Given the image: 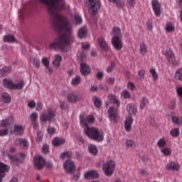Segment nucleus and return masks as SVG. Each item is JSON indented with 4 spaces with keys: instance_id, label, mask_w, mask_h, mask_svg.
Wrapping results in <instances>:
<instances>
[{
    "instance_id": "1",
    "label": "nucleus",
    "mask_w": 182,
    "mask_h": 182,
    "mask_svg": "<svg viewBox=\"0 0 182 182\" xmlns=\"http://www.w3.org/2000/svg\"><path fill=\"white\" fill-rule=\"evenodd\" d=\"M41 4L46 5L47 11L51 16L53 26L55 32H60L72 31V24L69 23V20L64 15L59 14L60 9L65 11L70 10V6L65 4L62 0H40Z\"/></svg>"
},
{
    "instance_id": "2",
    "label": "nucleus",
    "mask_w": 182,
    "mask_h": 182,
    "mask_svg": "<svg viewBox=\"0 0 182 182\" xmlns=\"http://www.w3.org/2000/svg\"><path fill=\"white\" fill-rule=\"evenodd\" d=\"M57 33H63L57 39L56 42H53L49 44L50 50H56L60 49L63 52H68L70 49V43L73 42V37L72 36V31L68 32L66 30L61 31H55Z\"/></svg>"
},
{
    "instance_id": "3",
    "label": "nucleus",
    "mask_w": 182,
    "mask_h": 182,
    "mask_svg": "<svg viewBox=\"0 0 182 182\" xmlns=\"http://www.w3.org/2000/svg\"><path fill=\"white\" fill-rule=\"evenodd\" d=\"M80 119L82 126L85 127L84 129V133L89 137V139L95 140V141H103V132L99 131L96 127H90L87 126L88 123H95V117L89 115L85 119V117L81 115L80 116Z\"/></svg>"
},
{
    "instance_id": "4",
    "label": "nucleus",
    "mask_w": 182,
    "mask_h": 182,
    "mask_svg": "<svg viewBox=\"0 0 182 182\" xmlns=\"http://www.w3.org/2000/svg\"><path fill=\"white\" fill-rule=\"evenodd\" d=\"M108 100L109 103H112V105H115L117 108L114 107H110L108 109V116L113 123H117L119 120V114L117 113V109L120 107V101L117 100V97L114 94H109L108 95Z\"/></svg>"
},
{
    "instance_id": "5",
    "label": "nucleus",
    "mask_w": 182,
    "mask_h": 182,
    "mask_svg": "<svg viewBox=\"0 0 182 182\" xmlns=\"http://www.w3.org/2000/svg\"><path fill=\"white\" fill-rule=\"evenodd\" d=\"M14 153H16V147L15 146H11L8 151H2V154H4V156H7L12 164H22L23 160L26 159V154L20 152L18 154V156H19V158H18V156L12 155Z\"/></svg>"
},
{
    "instance_id": "6",
    "label": "nucleus",
    "mask_w": 182,
    "mask_h": 182,
    "mask_svg": "<svg viewBox=\"0 0 182 182\" xmlns=\"http://www.w3.org/2000/svg\"><path fill=\"white\" fill-rule=\"evenodd\" d=\"M40 120L42 123H46L47 122L54 123V122H56V111L48 108L46 112L41 114Z\"/></svg>"
},
{
    "instance_id": "7",
    "label": "nucleus",
    "mask_w": 182,
    "mask_h": 182,
    "mask_svg": "<svg viewBox=\"0 0 182 182\" xmlns=\"http://www.w3.org/2000/svg\"><path fill=\"white\" fill-rule=\"evenodd\" d=\"M84 2L88 7V13L91 16L97 14V11L100 9V0H84Z\"/></svg>"
},
{
    "instance_id": "8",
    "label": "nucleus",
    "mask_w": 182,
    "mask_h": 182,
    "mask_svg": "<svg viewBox=\"0 0 182 182\" xmlns=\"http://www.w3.org/2000/svg\"><path fill=\"white\" fill-rule=\"evenodd\" d=\"M3 85L4 87H7V89H16L17 90H22V89H23V86H25V81H23V80H21L17 84H14L12 81L4 79L3 80Z\"/></svg>"
},
{
    "instance_id": "9",
    "label": "nucleus",
    "mask_w": 182,
    "mask_h": 182,
    "mask_svg": "<svg viewBox=\"0 0 182 182\" xmlns=\"http://www.w3.org/2000/svg\"><path fill=\"white\" fill-rule=\"evenodd\" d=\"M114 166H116V164L113 161H107L102 165V171H104L105 176H107V177L113 176Z\"/></svg>"
},
{
    "instance_id": "10",
    "label": "nucleus",
    "mask_w": 182,
    "mask_h": 182,
    "mask_svg": "<svg viewBox=\"0 0 182 182\" xmlns=\"http://www.w3.org/2000/svg\"><path fill=\"white\" fill-rule=\"evenodd\" d=\"M34 167L37 170H43L46 164V161L42 156H36L33 158Z\"/></svg>"
},
{
    "instance_id": "11",
    "label": "nucleus",
    "mask_w": 182,
    "mask_h": 182,
    "mask_svg": "<svg viewBox=\"0 0 182 182\" xmlns=\"http://www.w3.org/2000/svg\"><path fill=\"white\" fill-rule=\"evenodd\" d=\"M165 56L166 58L167 62L171 65H173L174 66H177L178 65V61L176 60V55H174V52L173 50L168 49L165 52Z\"/></svg>"
},
{
    "instance_id": "12",
    "label": "nucleus",
    "mask_w": 182,
    "mask_h": 182,
    "mask_svg": "<svg viewBox=\"0 0 182 182\" xmlns=\"http://www.w3.org/2000/svg\"><path fill=\"white\" fill-rule=\"evenodd\" d=\"M112 43L113 48H114L116 50H122L123 48V41H122V38L118 36L112 37Z\"/></svg>"
},
{
    "instance_id": "13",
    "label": "nucleus",
    "mask_w": 182,
    "mask_h": 182,
    "mask_svg": "<svg viewBox=\"0 0 182 182\" xmlns=\"http://www.w3.org/2000/svg\"><path fill=\"white\" fill-rule=\"evenodd\" d=\"M151 5L156 16L161 15V5L158 0H152Z\"/></svg>"
},
{
    "instance_id": "14",
    "label": "nucleus",
    "mask_w": 182,
    "mask_h": 182,
    "mask_svg": "<svg viewBox=\"0 0 182 182\" xmlns=\"http://www.w3.org/2000/svg\"><path fill=\"white\" fill-rule=\"evenodd\" d=\"M64 167L67 171L70 174H73V171H75V162L70 159H68L64 164Z\"/></svg>"
},
{
    "instance_id": "15",
    "label": "nucleus",
    "mask_w": 182,
    "mask_h": 182,
    "mask_svg": "<svg viewBox=\"0 0 182 182\" xmlns=\"http://www.w3.org/2000/svg\"><path fill=\"white\" fill-rule=\"evenodd\" d=\"M80 73L82 76H87V75H90L92 70L90 69V66L85 63H80Z\"/></svg>"
},
{
    "instance_id": "16",
    "label": "nucleus",
    "mask_w": 182,
    "mask_h": 182,
    "mask_svg": "<svg viewBox=\"0 0 182 182\" xmlns=\"http://www.w3.org/2000/svg\"><path fill=\"white\" fill-rule=\"evenodd\" d=\"M10 134H16V136H22V134H23V127L21 125L15 124L14 130H12V127H11Z\"/></svg>"
},
{
    "instance_id": "17",
    "label": "nucleus",
    "mask_w": 182,
    "mask_h": 182,
    "mask_svg": "<svg viewBox=\"0 0 182 182\" xmlns=\"http://www.w3.org/2000/svg\"><path fill=\"white\" fill-rule=\"evenodd\" d=\"M11 124H14V117H12V116L6 118L5 119H2L1 121V127H7L8 129H9V127H11Z\"/></svg>"
},
{
    "instance_id": "18",
    "label": "nucleus",
    "mask_w": 182,
    "mask_h": 182,
    "mask_svg": "<svg viewBox=\"0 0 182 182\" xmlns=\"http://www.w3.org/2000/svg\"><path fill=\"white\" fill-rule=\"evenodd\" d=\"M67 100L69 103H76L79 102V96L74 92L67 94Z\"/></svg>"
},
{
    "instance_id": "19",
    "label": "nucleus",
    "mask_w": 182,
    "mask_h": 182,
    "mask_svg": "<svg viewBox=\"0 0 182 182\" xmlns=\"http://www.w3.org/2000/svg\"><path fill=\"white\" fill-rule=\"evenodd\" d=\"M11 167L2 162H0V177H5V173H8Z\"/></svg>"
},
{
    "instance_id": "20",
    "label": "nucleus",
    "mask_w": 182,
    "mask_h": 182,
    "mask_svg": "<svg viewBox=\"0 0 182 182\" xmlns=\"http://www.w3.org/2000/svg\"><path fill=\"white\" fill-rule=\"evenodd\" d=\"M84 177L86 180H90V178H97V177H99V173L95 170H92L86 172Z\"/></svg>"
},
{
    "instance_id": "21",
    "label": "nucleus",
    "mask_w": 182,
    "mask_h": 182,
    "mask_svg": "<svg viewBox=\"0 0 182 182\" xmlns=\"http://www.w3.org/2000/svg\"><path fill=\"white\" fill-rule=\"evenodd\" d=\"M127 111L130 115L136 114L137 113V107L133 103L128 104L127 105Z\"/></svg>"
},
{
    "instance_id": "22",
    "label": "nucleus",
    "mask_w": 182,
    "mask_h": 182,
    "mask_svg": "<svg viewBox=\"0 0 182 182\" xmlns=\"http://www.w3.org/2000/svg\"><path fill=\"white\" fill-rule=\"evenodd\" d=\"M166 170H171L172 171H178L180 165L172 161L166 165Z\"/></svg>"
},
{
    "instance_id": "23",
    "label": "nucleus",
    "mask_w": 182,
    "mask_h": 182,
    "mask_svg": "<svg viewBox=\"0 0 182 182\" xmlns=\"http://www.w3.org/2000/svg\"><path fill=\"white\" fill-rule=\"evenodd\" d=\"M125 147L127 150L132 151V150L136 149V142L132 139H128L126 141Z\"/></svg>"
},
{
    "instance_id": "24",
    "label": "nucleus",
    "mask_w": 182,
    "mask_h": 182,
    "mask_svg": "<svg viewBox=\"0 0 182 182\" xmlns=\"http://www.w3.org/2000/svg\"><path fill=\"white\" fill-rule=\"evenodd\" d=\"M133 123V118L129 117L126 119L124 122V127L127 132H132V124Z\"/></svg>"
},
{
    "instance_id": "25",
    "label": "nucleus",
    "mask_w": 182,
    "mask_h": 182,
    "mask_svg": "<svg viewBox=\"0 0 182 182\" xmlns=\"http://www.w3.org/2000/svg\"><path fill=\"white\" fill-rule=\"evenodd\" d=\"M3 42H7L8 43H14L16 41V38L14 35L7 34L3 37Z\"/></svg>"
},
{
    "instance_id": "26",
    "label": "nucleus",
    "mask_w": 182,
    "mask_h": 182,
    "mask_svg": "<svg viewBox=\"0 0 182 182\" xmlns=\"http://www.w3.org/2000/svg\"><path fill=\"white\" fill-rule=\"evenodd\" d=\"M14 144L16 146H22L23 147H28V141H26V139H16L14 141Z\"/></svg>"
},
{
    "instance_id": "27",
    "label": "nucleus",
    "mask_w": 182,
    "mask_h": 182,
    "mask_svg": "<svg viewBox=\"0 0 182 182\" xmlns=\"http://www.w3.org/2000/svg\"><path fill=\"white\" fill-rule=\"evenodd\" d=\"M87 35V28L86 27H81L78 31V38L83 39Z\"/></svg>"
},
{
    "instance_id": "28",
    "label": "nucleus",
    "mask_w": 182,
    "mask_h": 182,
    "mask_svg": "<svg viewBox=\"0 0 182 182\" xmlns=\"http://www.w3.org/2000/svg\"><path fill=\"white\" fill-rule=\"evenodd\" d=\"M98 43L102 49V50H107L109 48L107 47V43L103 38H98Z\"/></svg>"
},
{
    "instance_id": "29",
    "label": "nucleus",
    "mask_w": 182,
    "mask_h": 182,
    "mask_svg": "<svg viewBox=\"0 0 182 182\" xmlns=\"http://www.w3.org/2000/svg\"><path fill=\"white\" fill-rule=\"evenodd\" d=\"M111 34L113 37L117 36L118 38H123V35H122V31L119 27H114Z\"/></svg>"
},
{
    "instance_id": "30",
    "label": "nucleus",
    "mask_w": 182,
    "mask_h": 182,
    "mask_svg": "<svg viewBox=\"0 0 182 182\" xmlns=\"http://www.w3.org/2000/svg\"><path fill=\"white\" fill-rule=\"evenodd\" d=\"M88 150H89L90 154H92V156H97V154H99L97 147H96L95 144H90L88 146Z\"/></svg>"
},
{
    "instance_id": "31",
    "label": "nucleus",
    "mask_w": 182,
    "mask_h": 182,
    "mask_svg": "<svg viewBox=\"0 0 182 182\" xmlns=\"http://www.w3.org/2000/svg\"><path fill=\"white\" fill-rule=\"evenodd\" d=\"M60 62H62V56L55 55L54 57V60L53 61V65L56 68H59V66H60Z\"/></svg>"
},
{
    "instance_id": "32",
    "label": "nucleus",
    "mask_w": 182,
    "mask_h": 182,
    "mask_svg": "<svg viewBox=\"0 0 182 182\" xmlns=\"http://www.w3.org/2000/svg\"><path fill=\"white\" fill-rule=\"evenodd\" d=\"M82 22H83V19H82V17L79 14H75L74 15V25H82Z\"/></svg>"
},
{
    "instance_id": "33",
    "label": "nucleus",
    "mask_w": 182,
    "mask_h": 182,
    "mask_svg": "<svg viewBox=\"0 0 182 182\" xmlns=\"http://www.w3.org/2000/svg\"><path fill=\"white\" fill-rule=\"evenodd\" d=\"M52 143L53 146H62V144H65V139H62L60 138H54Z\"/></svg>"
},
{
    "instance_id": "34",
    "label": "nucleus",
    "mask_w": 182,
    "mask_h": 182,
    "mask_svg": "<svg viewBox=\"0 0 182 182\" xmlns=\"http://www.w3.org/2000/svg\"><path fill=\"white\" fill-rule=\"evenodd\" d=\"M139 53L142 55V56H144V55L147 53V46H146L144 43L140 44Z\"/></svg>"
},
{
    "instance_id": "35",
    "label": "nucleus",
    "mask_w": 182,
    "mask_h": 182,
    "mask_svg": "<svg viewBox=\"0 0 182 182\" xmlns=\"http://www.w3.org/2000/svg\"><path fill=\"white\" fill-rule=\"evenodd\" d=\"M12 72V68L11 67H4L0 70V73L5 76V75H8V73H11Z\"/></svg>"
},
{
    "instance_id": "36",
    "label": "nucleus",
    "mask_w": 182,
    "mask_h": 182,
    "mask_svg": "<svg viewBox=\"0 0 182 182\" xmlns=\"http://www.w3.org/2000/svg\"><path fill=\"white\" fill-rule=\"evenodd\" d=\"M147 105H149V100L146 98V97H144L141 100L139 109L143 110V109H144Z\"/></svg>"
},
{
    "instance_id": "37",
    "label": "nucleus",
    "mask_w": 182,
    "mask_h": 182,
    "mask_svg": "<svg viewBox=\"0 0 182 182\" xmlns=\"http://www.w3.org/2000/svg\"><path fill=\"white\" fill-rule=\"evenodd\" d=\"M1 97L4 103H11V96H9V94L4 92L2 94Z\"/></svg>"
},
{
    "instance_id": "38",
    "label": "nucleus",
    "mask_w": 182,
    "mask_h": 182,
    "mask_svg": "<svg viewBox=\"0 0 182 182\" xmlns=\"http://www.w3.org/2000/svg\"><path fill=\"white\" fill-rule=\"evenodd\" d=\"M92 100L94 102L95 107H97L98 109H100V107L102 106V100H100V99H99L96 96L92 97Z\"/></svg>"
},
{
    "instance_id": "39",
    "label": "nucleus",
    "mask_w": 182,
    "mask_h": 182,
    "mask_svg": "<svg viewBox=\"0 0 182 182\" xmlns=\"http://www.w3.org/2000/svg\"><path fill=\"white\" fill-rule=\"evenodd\" d=\"M173 123L175 124H182V117H171Z\"/></svg>"
},
{
    "instance_id": "40",
    "label": "nucleus",
    "mask_w": 182,
    "mask_h": 182,
    "mask_svg": "<svg viewBox=\"0 0 182 182\" xmlns=\"http://www.w3.org/2000/svg\"><path fill=\"white\" fill-rule=\"evenodd\" d=\"M175 79L182 81V68H179L178 70L176 71Z\"/></svg>"
},
{
    "instance_id": "41",
    "label": "nucleus",
    "mask_w": 182,
    "mask_h": 182,
    "mask_svg": "<svg viewBox=\"0 0 182 182\" xmlns=\"http://www.w3.org/2000/svg\"><path fill=\"white\" fill-rule=\"evenodd\" d=\"M121 96L124 97V99H130L132 97V94L127 90H124L121 92Z\"/></svg>"
},
{
    "instance_id": "42",
    "label": "nucleus",
    "mask_w": 182,
    "mask_h": 182,
    "mask_svg": "<svg viewBox=\"0 0 182 182\" xmlns=\"http://www.w3.org/2000/svg\"><path fill=\"white\" fill-rule=\"evenodd\" d=\"M170 134L172 137H178L180 130L178 128L173 129L170 131Z\"/></svg>"
},
{
    "instance_id": "43",
    "label": "nucleus",
    "mask_w": 182,
    "mask_h": 182,
    "mask_svg": "<svg viewBox=\"0 0 182 182\" xmlns=\"http://www.w3.org/2000/svg\"><path fill=\"white\" fill-rule=\"evenodd\" d=\"M109 2H112V4H116L118 8H123L124 6V3L121 0H109Z\"/></svg>"
},
{
    "instance_id": "44",
    "label": "nucleus",
    "mask_w": 182,
    "mask_h": 182,
    "mask_svg": "<svg viewBox=\"0 0 182 182\" xmlns=\"http://www.w3.org/2000/svg\"><path fill=\"white\" fill-rule=\"evenodd\" d=\"M166 144V139L164 138L160 139L157 142V146L159 147V149H163V147H165Z\"/></svg>"
},
{
    "instance_id": "45",
    "label": "nucleus",
    "mask_w": 182,
    "mask_h": 182,
    "mask_svg": "<svg viewBox=\"0 0 182 182\" xmlns=\"http://www.w3.org/2000/svg\"><path fill=\"white\" fill-rule=\"evenodd\" d=\"M73 156V153H72V151H66L61 154L60 157L61 159H65L66 157L68 159H70L72 158Z\"/></svg>"
},
{
    "instance_id": "46",
    "label": "nucleus",
    "mask_w": 182,
    "mask_h": 182,
    "mask_svg": "<svg viewBox=\"0 0 182 182\" xmlns=\"http://www.w3.org/2000/svg\"><path fill=\"white\" fill-rule=\"evenodd\" d=\"M149 72L152 75V77L154 80H157V79H159V74H157V72H156V69L151 68L149 70Z\"/></svg>"
},
{
    "instance_id": "47",
    "label": "nucleus",
    "mask_w": 182,
    "mask_h": 182,
    "mask_svg": "<svg viewBox=\"0 0 182 182\" xmlns=\"http://www.w3.org/2000/svg\"><path fill=\"white\" fill-rule=\"evenodd\" d=\"M166 32H174V24L171 23H168L166 24Z\"/></svg>"
},
{
    "instance_id": "48",
    "label": "nucleus",
    "mask_w": 182,
    "mask_h": 182,
    "mask_svg": "<svg viewBox=\"0 0 182 182\" xmlns=\"http://www.w3.org/2000/svg\"><path fill=\"white\" fill-rule=\"evenodd\" d=\"M42 139H43V134H42V132L38 131L36 141H37V143H41V141H42Z\"/></svg>"
},
{
    "instance_id": "49",
    "label": "nucleus",
    "mask_w": 182,
    "mask_h": 182,
    "mask_svg": "<svg viewBox=\"0 0 182 182\" xmlns=\"http://www.w3.org/2000/svg\"><path fill=\"white\" fill-rule=\"evenodd\" d=\"M144 75H146V71L144 70H139L138 72V75L139 80H143L144 79Z\"/></svg>"
},
{
    "instance_id": "50",
    "label": "nucleus",
    "mask_w": 182,
    "mask_h": 182,
    "mask_svg": "<svg viewBox=\"0 0 182 182\" xmlns=\"http://www.w3.org/2000/svg\"><path fill=\"white\" fill-rule=\"evenodd\" d=\"M161 151L165 156H170V154H171V150H170L169 148L162 149Z\"/></svg>"
},
{
    "instance_id": "51",
    "label": "nucleus",
    "mask_w": 182,
    "mask_h": 182,
    "mask_svg": "<svg viewBox=\"0 0 182 182\" xmlns=\"http://www.w3.org/2000/svg\"><path fill=\"white\" fill-rule=\"evenodd\" d=\"M116 65L114 63H111L110 65H109L107 68V73H112L113 72V70L114 69Z\"/></svg>"
},
{
    "instance_id": "52",
    "label": "nucleus",
    "mask_w": 182,
    "mask_h": 182,
    "mask_svg": "<svg viewBox=\"0 0 182 182\" xmlns=\"http://www.w3.org/2000/svg\"><path fill=\"white\" fill-rule=\"evenodd\" d=\"M42 151L43 154H48V153H49V146L48 144H44L43 146Z\"/></svg>"
},
{
    "instance_id": "53",
    "label": "nucleus",
    "mask_w": 182,
    "mask_h": 182,
    "mask_svg": "<svg viewBox=\"0 0 182 182\" xmlns=\"http://www.w3.org/2000/svg\"><path fill=\"white\" fill-rule=\"evenodd\" d=\"M80 83V77L77 76L72 80V85H79Z\"/></svg>"
},
{
    "instance_id": "54",
    "label": "nucleus",
    "mask_w": 182,
    "mask_h": 182,
    "mask_svg": "<svg viewBox=\"0 0 182 182\" xmlns=\"http://www.w3.org/2000/svg\"><path fill=\"white\" fill-rule=\"evenodd\" d=\"M30 119L32 122H36V120H38V114L36 112H33L30 116Z\"/></svg>"
},
{
    "instance_id": "55",
    "label": "nucleus",
    "mask_w": 182,
    "mask_h": 182,
    "mask_svg": "<svg viewBox=\"0 0 182 182\" xmlns=\"http://www.w3.org/2000/svg\"><path fill=\"white\" fill-rule=\"evenodd\" d=\"M33 66L35 68H36L37 69H39V68L41 66V62L39 61V60H38V58H34V60H33Z\"/></svg>"
},
{
    "instance_id": "56",
    "label": "nucleus",
    "mask_w": 182,
    "mask_h": 182,
    "mask_svg": "<svg viewBox=\"0 0 182 182\" xmlns=\"http://www.w3.org/2000/svg\"><path fill=\"white\" fill-rule=\"evenodd\" d=\"M60 107L62 110H66L68 105L65 103V101H60Z\"/></svg>"
},
{
    "instance_id": "57",
    "label": "nucleus",
    "mask_w": 182,
    "mask_h": 182,
    "mask_svg": "<svg viewBox=\"0 0 182 182\" xmlns=\"http://www.w3.org/2000/svg\"><path fill=\"white\" fill-rule=\"evenodd\" d=\"M42 109H43V105L42 104V102H37L36 109L38 112H41V110H42Z\"/></svg>"
},
{
    "instance_id": "58",
    "label": "nucleus",
    "mask_w": 182,
    "mask_h": 182,
    "mask_svg": "<svg viewBox=\"0 0 182 182\" xmlns=\"http://www.w3.org/2000/svg\"><path fill=\"white\" fill-rule=\"evenodd\" d=\"M98 87L100 89V90H104V92H109V87L107 85H100Z\"/></svg>"
},
{
    "instance_id": "59",
    "label": "nucleus",
    "mask_w": 182,
    "mask_h": 182,
    "mask_svg": "<svg viewBox=\"0 0 182 182\" xmlns=\"http://www.w3.org/2000/svg\"><path fill=\"white\" fill-rule=\"evenodd\" d=\"M103 76H105V74L102 71L98 72L96 75V77L98 80H102V79H103Z\"/></svg>"
},
{
    "instance_id": "60",
    "label": "nucleus",
    "mask_w": 182,
    "mask_h": 182,
    "mask_svg": "<svg viewBox=\"0 0 182 182\" xmlns=\"http://www.w3.org/2000/svg\"><path fill=\"white\" fill-rule=\"evenodd\" d=\"M127 87L130 89V90H134L136 89V86L132 82H128Z\"/></svg>"
},
{
    "instance_id": "61",
    "label": "nucleus",
    "mask_w": 182,
    "mask_h": 182,
    "mask_svg": "<svg viewBox=\"0 0 182 182\" xmlns=\"http://www.w3.org/2000/svg\"><path fill=\"white\" fill-rule=\"evenodd\" d=\"M176 93L179 97H182V87H176Z\"/></svg>"
},
{
    "instance_id": "62",
    "label": "nucleus",
    "mask_w": 182,
    "mask_h": 182,
    "mask_svg": "<svg viewBox=\"0 0 182 182\" xmlns=\"http://www.w3.org/2000/svg\"><path fill=\"white\" fill-rule=\"evenodd\" d=\"M81 46L82 49H85L86 50H87V49L90 48V44H89L88 43H82Z\"/></svg>"
},
{
    "instance_id": "63",
    "label": "nucleus",
    "mask_w": 182,
    "mask_h": 182,
    "mask_svg": "<svg viewBox=\"0 0 182 182\" xmlns=\"http://www.w3.org/2000/svg\"><path fill=\"white\" fill-rule=\"evenodd\" d=\"M8 133H9L8 129H4L0 130V136H6Z\"/></svg>"
},
{
    "instance_id": "64",
    "label": "nucleus",
    "mask_w": 182,
    "mask_h": 182,
    "mask_svg": "<svg viewBox=\"0 0 182 182\" xmlns=\"http://www.w3.org/2000/svg\"><path fill=\"white\" fill-rule=\"evenodd\" d=\"M42 63L45 67L49 66V60H48V58H46L42 59Z\"/></svg>"
}]
</instances>
